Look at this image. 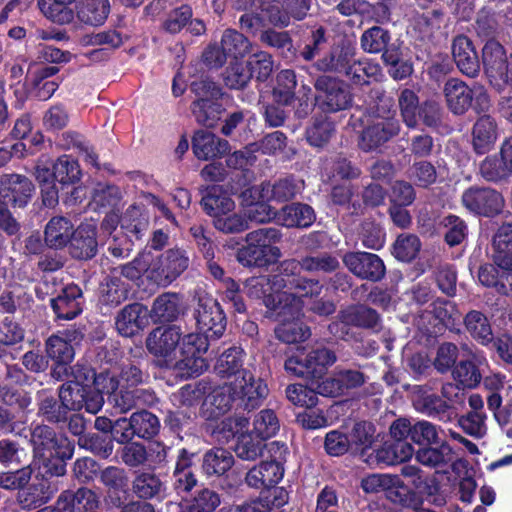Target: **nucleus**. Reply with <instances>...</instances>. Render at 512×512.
<instances>
[{
  "instance_id": "1",
  "label": "nucleus",
  "mask_w": 512,
  "mask_h": 512,
  "mask_svg": "<svg viewBox=\"0 0 512 512\" xmlns=\"http://www.w3.org/2000/svg\"><path fill=\"white\" fill-rule=\"evenodd\" d=\"M146 346L150 353L182 376H198L208 368L202 357L208 350V343L199 334L191 333L182 338L176 326L157 327L149 334Z\"/></svg>"
},
{
  "instance_id": "2",
  "label": "nucleus",
  "mask_w": 512,
  "mask_h": 512,
  "mask_svg": "<svg viewBox=\"0 0 512 512\" xmlns=\"http://www.w3.org/2000/svg\"><path fill=\"white\" fill-rule=\"evenodd\" d=\"M34 463L44 468V477H59L66 473L65 460L73 455L74 447L63 434L46 425L36 426L31 434Z\"/></svg>"
},
{
  "instance_id": "3",
  "label": "nucleus",
  "mask_w": 512,
  "mask_h": 512,
  "mask_svg": "<svg viewBox=\"0 0 512 512\" xmlns=\"http://www.w3.org/2000/svg\"><path fill=\"white\" fill-rule=\"evenodd\" d=\"M287 286L282 276L261 275L245 281V294L253 300L261 301L270 313L296 316L302 304L292 293L282 291Z\"/></svg>"
},
{
  "instance_id": "4",
  "label": "nucleus",
  "mask_w": 512,
  "mask_h": 512,
  "mask_svg": "<svg viewBox=\"0 0 512 512\" xmlns=\"http://www.w3.org/2000/svg\"><path fill=\"white\" fill-rule=\"evenodd\" d=\"M281 240L277 228L266 227L246 235L247 246L239 249L238 261L244 266H265L281 257L280 249L275 246Z\"/></svg>"
},
{
  "instance_id": "5",
  "label": "nucleus",
  "mask_w": 512,
  "mask_h": 512,
  "mask_svg": "<svg viewBox=\"0 0 512 512\" xmlns=\"http://www.w3.org/2000/svg\"><path fill=\"white\" fill-rule=\"evenodd\" d=\"M335 361L334 352L325 347L311 349L297 347L286 360L285 369L295 376H316L324 373Z\"/></svg>"
},
{
  "instance_id": "6",
  "label": "nucleus",
  "mask_w": 512,
  "mask_h": 512,
  "mask_svg": "<svg viewBox=\"0 0 512 512\" xmlns=\"http://www.w3.org/2000/svg\"><path fill=\"white\" fill-rule=\"evenodd\" d=\"M191 89L197 97L192 104V112L197 122L207 127H214L222 113V107L217 103V99L221 96L220 88L208 79H201L194 81Z\"/></svg>"
},
{
  "instance_id": "7",
  "label": "nucleus",
  "mask_w": 512,
  "mask_h": 512,
  "mask_svg": "<svg viewBox=\"0 0 512 512\" xmlns=\"http://www.w3.org/2000/svg\"><path fill=\"white\" fill-rule=\"evenodd\" d=\"M399 131L400 124L394 115H390L389 112L386 115L381 114L378 108L377 114L361 133L359 147L365 152L375 151L398 135Z\"/></svg>"
},
{
  "instance_id": "8",
  "label": "nucleus",
  "mask_w": 512,
  "mask_h": 512,
  "mask_svg": "<svg viewBox=\"0 0 512 512\" xmlns=\"http://www.w3.org/2000/svg\"><path fill=\"white\" fill-rule=\"evenodd\" d=\"M189 263L184 249H169L159 257L153 256L150 280L159 286H168L188 268Z\"/></svg>"
},
{
  "instance_id": "9",
  "label": "nucleus",
  "mask_w": 512,
  "mask_h": 512,
  "mask_svg": "<svg viewBox=\"0 0 512 512\" xmlns=\"http://www.w3.org/2000/svg\"><path fill=\"white\" fill-rule=\"evenodd\" d=\"M200 336L206 339L219 338L226 328V319L219 303L210 296L199 298L195 312Z\"/></svg>"
},
{
  "instance_id": "10",
  "label": "nucleus",
  "mask_w": 512,
  "mask_h": 512,
  "mask_svg": "<svg viewBox=\"0 0 512 512\" xmlns=\"http://www.w3.org/2000/svg\"><path fill=\"white\" fill-rule=\"evenodd\" d=\"M73 380L64 383L59 389V398L65 411L80 410L85 402V384L93 378V370L76 364L71 367Z\"/></svg>"
},
{
  "instance_id": "11",
  "label": "nucleus",
  "mask_w": 512,
  "mask_h": 512,
  "mask_svg": "<svg viewBox=\"0 0 512 512\" xmlns=\"http://www.w3.org/2000/svg\"><path fill=\"white\" fill-rule=\"evenodd\" d=\"M462 204L472 213L491 216L504 206L502 195L489 187H470L462 194Z\"/></svg>"
},
{
  "instance_id": "12",
  "label": "nucleus",
  "mask_w": 512,
  "mask_h": 512,
  "mask_svg": "<svg viewBox=\"0 0 512 512\" xmlns=\"http://www.w3.org/2000/svg\"><path fill=\"white\" fill-rule=\"evenodd\" d=\"M315 88L320 93L319 98L325 111H340L348 108L351 104L350 91L341 81L322 76L316 80Z\"/></svg>"
},
{
  "instance_id": "13",
  "label": "nucleus",
  "mask_w": 512,
  "mask_h": 512,
  "mask_svg": "<svg viewBox=\"0 0 512 512\" xmlns=\"http://www.w3.org/2000/svg\"><path fill=\"white\" fill-rule=\"evenodd\" d=\"M343 263L352 274L360 279L376 282L385 275L383 261L373 253L349 252L343 256Z\"/></svg>"
},
{
  "instance_id": "14",
  "label": "nucleus",
  "mask_w": 512,
  "mask_h": 512,
  "mask_svg": "<svg viewBox=\"0 0 512 512\" xmlns=\"http://www.w3.org/2000/svg\"><path fill=\"white\" fill-rule=\"evenodd\" d=\"M230 385L235 399L249 410L258 407L268 393L267 386L249 371H243L242 376H237Z\"/></svg>"
},
{
  "instance_id": "15",
  "label": "nucleus",
  "mask_w": 512,
  "mask_h": 512,
  "mask_svg": "<svg viewBox=\"0 0 512 512\" xmlns=\"http://www.w3.org/2000/svg\"><path fill=\"white\" fill-rule=\"evenodd\" d=\"M339 322L330 325V331L340 337L344 336L343 328L347 325L376 329L380 324L378 313L366 306H351L339 314Z\"/></svg>"
},
{
  "instance_id": "16",
  "label": "nucleus",
  "mask_w": 512,
  "mask_h": 512,
  "mask_svg": "<svg viewBox=\"0 0 512 512\" xmlns=\"http://www.w3.org/2000/svg\"><path fill=\"white\" fill-rule=\"evenodd\" d=\"M33 185L22 175L5 174L0 176V200L14 206L23 207L31 197Z\"/></svg>"
},
{
  "instance_id": "17",
  "label": "nucleus",
  "mask_w": 512,
  "mask_h": 512,
  "mask_svg": "<svg viewBox=\"0 0 512 512\" xmlns=\"http://www.w3.org/2000/svg\"><path fill=\"white\" fill-rule=\"evenodd\" d=\"M148 324V311L140 303L126 305L117 315L115 325L117 331L131 337L143 330Z\"/></svg>"
},
{
  "instance_id": "18",
  "label": "nucleus",
  "mask_w": 512,
  "mask_h": 512,
  "mask_svg": "<svg viewBox=\"0 0 512 512\" xmlns=\"http://www.w3.org/2000/svg\"><path fill=\"white\" fill-rule=\"evenodd\" d=\"M283 475L284 469L280 463L264 461L247 472L245 482L254 489L271 488L281 481Z\"/></svg>"
},
{
  "instance_id": "19",
  "label": "nucleus",
  "mask_w": 512,
  "mask_h": 512,
  "mask_svg": "<svg viewBox=\"0 0 512 512\" xmlns=\"http://www.w3.org/2000/svg\"><path fill=\"white\" fill-rule=\"evenodd\" d=\"M192 148L199 160H209L225 155L230 150V145L227 140L211 132L198 130L194 134Z\"/></svg>"
},
{
  "instance_id": "20",
  "label": "nucleus",
  "mask_w": 512,
  "mask_h": 512,
  "mask_svg": "<svg viewBox=\"0 0 512 512\" xmlns=\"http://www.w3.org/2000/svg\"><path fill=\"white\" fill-rule=\"evenodd\" d=\"M70 253L77 259H90L97 252L96 225L83 223L73 232Z\"/></svg>"
},
{
  "instance_id": "21",
  "label": "nucleus",
  "mask_w": 512,
  "mask_h": 512,
  "mask_svg": "<svg viewBox=\"0 0 512 512\" xmlns=\"http://www.w3.org/2000/svg\"><path fill=\"white\" fill-rule=\"evenodd\" d=\"M82 291L77 285H68L61 294L51 299L52 308L59 319L71 320L82 311Z\"/></svg>"
},
{
  "instance_id": "22",
  "label": "nucleus",
  "mask_w": 512,
  "mask_h": 512,
  "mask_svg": "<svg viewBox=\"0 0 512 512\" xmlns=\"http://www.w3.org/2000/svg\"><path fill=\"white\" fill-rule=\"evenodd\" d=\"M452 54L457 67L463 74L470 77L478 74L480 66L477 53L468 37L458 36L454 39Z\"/></svg>"
},
{
  "instance_id": "23",
  "label": "nucleus",
  "mask_w": 512,
  "mask_h": 512,
  "mask_svg": "<svg viewBox=\"0 0 512 512\" xmlns=\"http://www.w3.org/2000/svg\"><path fill=\"white\" fill-rule=\"evenodd\" d=\"M498 138V126L493 117L483 115L477 119L472 130L473 148L478 154L490 151Z\"/></svg>"
},
{
  "instance_id": "24",
  "label": "nucleus",
  "mask_w": 512,
  "mask_h": 512,
  "mask_svg": "<svg viewBox=\"0 0 512 512\" xmlns=\"http://www.w3.org/2000/svg\"><path fill=\"white\" fill-rule=\"evenodd\" d=\"M448 108L457 115L464 114L472 105L473 90L459 79H449L444 86Z\"/></svg>"
},
{
  "instance_id": "25",
  "label": "nucleus",
  "mask_w": 512,
  "mask_h": 512,
  "mask_svg": "<svg viewBox=\"0 0 512 512\" xmlns=\"http://www.w3.org/2000/svg\"><path fill=\"white\" fill-rule=\"evenodd\" d=\"M101 482L108 488L106 503L113 507H120L123 503L119 493H126L128 476L123 468L109 466L100 474Z\"/></svg>"
},
{
  "instance_id": "26",
  "label": "nucleus",
  "mask_w": 512,
  "mask_h": 512,
  "mask_svg": "<svg viewBox=\"0 0 512 512\" xmlns=\"http://www.w3.org/2000/svg\"><path fill=\"white\" fill-rule=\"evenodd\" d=\"M482 59L490 83L492 80H501L500 73L508 67L510 62L503 46L495 40H489L483 47Z\"/></svg>"
},
{
  "instance_id": "27",
  "label": "nucleus",
  "mask_w": 512,
  "mask_h": 512,
  "mask_svg": "<svg viewBox=\"0 0 512 512\" xmlns=\"http://www.w3.org/2000/svg\"><path fill=\"white\" fill-rule=\"evenodd\" d=\"M280 324L275 329L276 337L285 343L304 341L310 336V330L300 321L302 309L295 317L291 315L272 313Z\"/></svg>"
},
{
  "instance_id": "28",
  "label": "nucleus",
  "mask_w": 512,
  "mask_h": 512,
  "mask_svg": "<svg viewBox=\"0 0 512 512\" xmlns=\"http://www.w3.org/2000/svg\"><path fill=\"white\" fill-rule=\"evenodd\" d=\"M277 223L285 227L306 228L315 221L312 207L307 204L293 203L284 206L276 215Z\"/></svg>"
},
{
  "instance_id": "29",
  "label": "nucleus",
  "mask_w": 512,
  "mask_h": 512,
  "mask_svg": "<svg viewBox=\"0 0 512 512\" xmlns=\"http://www.w3.org/2000/svg\"><path fill=\"white\" fill-rule=\"evenodd\" d=\"M493 259L495 264L505 270H512V225H501L493 238Z\"/></svg>"
},
{
  "instance_id": "30",
  "label": "nucleus",
  "mask_w": 512,
  "mask_h": 512,
  "mask_svg": "<svg viewBox=\"0 0 512 512\" xmlns=\"http://www.w3.org/2000/svg\"><path fill=\"white\" fill-rule=\"evenodd\" d=\"M78 19L87 25H102L109 13V0H78L77 5Z\"/></svg>"
},
{
  "instance_id": "31",
  "label": "nucleus",
  "mask_w": 512,
  "mask_h": 512,
  "mask_svg": "<svg viewBox=\"0 0 512 512\" xmlns=\"http://www.w3.org/2000/svg\"><path fill=\"white\" fill-rule=\"evenodd\" d=\"M302 188V181L287 178L279 180L273 185L265 184L262 186L261 191L253 188L250 190V193L260 194L261 198H265L267 200L287 201L295 197Z\"/></svg>"
},
{
  "instance_id": "32",
  "label": "nucleus",
  "mask_w": 512,
  "mask_h": 512,
  "mask_svg": "<svg viewBox=\"0 0 512 512\" xmlns=\"http://www.w3.org/2000/svg\"><path fill=\"white\" fill-rule=\"evenodd\" d=\"M464 326L470 336L483 346L493 342L494 336L491 324L482 312L471 310L464 317Z\"/></svg>"
},
{
  "instance_id": "33",
  "label": "nucleus",
  "mask_w": 512,
  "mask_h": 512,
  "mask_svg": "<svg viewBox=\"0 0 512 512\" xmlns=\"http://www.w3.org/2000/svg\"><path fill=\"white\" fill-rule=\"evenodd\" d=\"M192 454L185 449L180 451L173 474V486L178 494L192 490L197 484V479L192 471Z\"/></svg>"
},
{
  "instance_id": "34",
  "label": "nucleus",
  "mask_w": 512,
  "mask_h": 512,
  "mask_svg": "<svg viewBox=\"0 0 512 512\" xmlns=\"http://www.w3.org/2000/svg\"><path fill=\"white\" fill-rule=\"evenodd\" d=\"M234 464L233 455L226 449L223 448H213L208 450L204 456L202 461V469L206 476H222Z\"/></svg>"
},
{
  "instance_id": "35",
  "label": "nucleus",
  "mask_w": 512,
  "mask_h": 512,
  "mask_svg": "<svg viewBox=\"0 0 512 512\" xmlns=\"http://www.w3.org/2000/svg\"><path fill=\"white\" fill-rule=\"evenodd\" d=\"M73 225L64 217H53L45 228V243L50 248H62L71 242Z\"/></svg>"
},
{
  "instance_id": "36",
  "label": "nucleus",
  "mask_w": 512,
  "mask_h": 512,
  "mask_svg": "<svg viewBox=\"0 0 512 512\" xmlns=\"http://www.w3.org/2000/svg\"><path fill=\"white\" fill-rule=\"evenodd\" d=\"M46 352L47 355L57 363L53 374L60 375L61 371L66 372L65 365L74 358L73 347L67 339L59 335H52L47 339Z\"/></svg>"
},
{
  "instance_id": "37",
  "label": "nucleus",
  "mask_w": 512,
  "mask_h": 512,
  "mask_svg": "<svg viewBox=\"0 0 512 512\" xmlns=\"http://www.w3.org/2000/svg\"><path fill=\"white\" fill-rule=\"evenodd\" d=\"M201 205L205 212L215 219L232 212L235 203L231 197L218 187H212L202 198Z\"/></svg>"
},
{
  "instance_id": "38",
  "label": "nucleus",
  "mask_w": 512,
  "mask_h": 512,
  "mask_svg": "<svg viewBox=\"0 0 512 512\" xmlns=\"http://www.w3.org/2000/svg\"><path fill=\"white\" fill-rule=\"evenodd\" d=\"M244 351L239 347H232L221 354L215 365L216 373L222 378L242 376L246 371L243 366Z\"/></svg>"
},
{
  "instance_id": "39",
  "label": "nucleus",
  "mask_w": 512,
  "mask_h": 512,
  "mask_svg": "<svg viewBox=\"0 0 512 512\" xmlns=\"http://www.w3.org/2000/svg\"><path fill=\"white\" fill-rule=\"evenodd\" d=\"M152 317L159 322L177 319L181 313L180 297L176 293L167 292L158 296L152 306Z\"/></svg>"
},
{
  "instance_id": "40",
  "label": "nucleus",
  "mask_w": 512,
  "mask_h": 512,
  "mask_svg": "<svg viewBox=\"0 0 512 512\" xmlns=\"http://www.w3.org/2000/svg\"><path fill=\"white\" fill-rule=\"evenodd\" d=\"M252 7L260 10L266 21L275 27L285 28L290 25L284 0H253Z\"/></svg>"
},
{
  "instance_id": "41",
  "label": "nucleus",
  "mask_w": 512,
  "mask_h": 512,
  "mask_svg": "<svg viewBox=\"0 0 512 512\" xmlns=\"http://www.w3.org/2000/svg\"><path fill=\"white\" fill-rule=\"evenodd\" d=\"M132 487L134 493L143 499L160 497L165 491L163 482L151 472L138 473L133 480Z\"/></svg>"
},
{
  "instance_id": "42",
  "label": "nucleus",
  "mask_w": 512,
  "mask_h": 512,
  "mask_svg": "<svg viewBox=\"0 0 512 512\" xmlns=\"http://www.w3.org/2000/svg\"><path fill=\"white\" fill-rule=\"evenodd\" d=\"M354 59V48L342 46L335 48L329 57L319 60L317 66L321 70L336 71L344 74Z\"/></svg>"
},
{
  "instance_id": "43",
  "label": "nucleus",
  "mask_w": 512,
  "mask_h": 512,
  "mask_svg": "<svg viewBox=\"0 0 512 512\" xmlns=\"http://www.w3.org/2000/svg\"><path fill=\"white\" fill-rule=\"evenodd\" d=\"M236 401L230 383L218 386L205 398L204 405L210 407V417H218L231 408Z\"/></svg>"
},
{
  "instance_id": "44",
  "label": "nucleus",
  "mask_w": 512,
  "mask_h": 512,
  "mask_svg": "<svg viewBox=\"0 0 512 512\" xmlns=\"http://www.w3.org/2000/svg\"><path fill=\"white\" fill-rule=\"evenodd\" d=\"M152 264L153 255L150 252H143L133 261L125 265L115 267L112 271V274L118 277L122 275L132 281L137 280L142 274H145L146 277L150 280V270H152Z\"/></svg>"
},
{
  "instance_id": "45",
  "label": "nucleus",
  "mask_w": 512,
  "mask_h": 512,
  "mask_svg": "<svg viewBox=\"0 0 512 512\" xmlns=\"http://www.w3.org/2000/svg\"><path fill=\"white\" fill-rule=\"evenodd\" d=\"M354 84H368L370 80H378L382 76L381 67L368 60H353L344 73Z\"/></svg>"
},
{
  "instance_id": "46",
  "label": "nucleus",
  "mask_w": 512,
  "mask_h": 512,
  "mask_svg": "<svg viewBox=\"0 0 512 512\" xmlns=\"http://www.w3.org/2000/svg\"><path fill=\"white\" fill-rule=\"evenodd\" d=\"M419 463L429 467H440L447 465L453 460V450L445 442L439 447H426L419 449L416 453Z\"/></svg>"
},
{
  "instance_id": "47",
  "label": "nucleus",
  "mask_w": 512,
  "mask_h": 512,
  "mask_svg": "<svg viewBox=\"0 0 512 512\" xmlns=\"http://www.w3.org/2000/svg\"><path fill=\"white\" fill-rule=\"evenodd\" d=\"M38 7L47 19L57 24H69L75 17L70 4L54 0H38Z\"/></svg>"
},
{
  "instance_id": "48",
  "label": "nucleus",
  "mask_w": 512,
  "mask_h": 512,
  "mask_svg": "<svg viewBox=\"0 0 512 512\" xmlns=\"http://www.w3.org/2000/svg\"><path fill=\"white\" fill-rule=\"evenodd\" d=\"M280 429V423L271 409L261 410L254 418L252 433L261 440L274 437Z\"/></svg>"
},
{
  "instance_id": "49",
  "label": "nucleus",
  "mask_w": 512,
  "mask_h": 512,
  "mask_svg": "<svg viewBox=\"0 0 512 512\" xmlns=\"http://www.w3.org/2000/svg\"><path fill=\"white\" fill-rule=\"evenodd\" d=\"M250 46L249 40L236 30L227 29L222 35L221 47L228 57H243L250 51Z\"/></svg>"
},
{
  "instance_id": "50",
  "label": "nucleus",
  "mask_w": 512,
  "mask_h": 512,
  "mask_svg": "<svg viewBox=\"0 0 512 512\" xmlns=\"http://www.w3.org/2000/svg\"><path fill=\"white\" fill-rule=\"evenodd\" d=\"M61 145L67 150H77L85 162L94 167H98L97 155L81 134L74 131L65 132L62 135Z\"/></svg>"
},
{
  "instance_id": "51",
  "label": "nucleus",
  "mask_w": 512,
  "mask_h": 512,
  "mask_svg": "<svg viewBox=\"0 0 512 512\" xmlns=\"http://www.w3.org/2000/svg\"><path fill=\"white\" fill-rule=\"evenodd\" d=\"M58 72L55 66H48L41 68L33 79V84L36 89L35 96L42 101L48 100L58 89V82L49 80L50 77Z\"/></svg>"
},
{
  "instance_id": "52",
  "label": "nucleus",
  "mask_w": 512,
  "mask_h": 512,
  "mask_svg": "<svg viewBox=\"0 0 512 512\" xmlns=\"http://www.w3.org/2000/svg\"><path fill=\"white\" fill-rule=\"evenodd\" d=\"M53 175L56 181L63 185L73 184L80 179L81 171L76 160L64 155L54 163Z\"/></svg>"
},
{
  "instance_id": "53",
  "label": "nucleus",
  "mask_w": 512,
  "mask_h": 512,
  "mask_svg": "<svg viewBox=\"0 0 512 512\" xmlns=\"http://www.w3.org/2000/svg\"><path fill=\"white\" fill-rule=\"evenodd\" d=\"M403 482L397 475L370 474L361 480V487L366 493H379L402 487Z\"/></svg>"
},
{
  "instance_id": "54",
  "label": "nucleus",
  "mask_w": 512,
  "mask_h": 512,
  "mask_svg": "<svg viewBox=\"0 0 512 512\" xmlns=\"http://www.w3.org/2000/svg\"><path fill=\"white\" fill-rule=\"evenodd\" d=\"M128 291V285L112 274L102 288L101 301L105 305L117 306L127 299Z\"/></svg>"
},
{
  "instance_id": "55",
  "label": "nucleus",
  "mask_w": 512,
  "mask_h": 512,
  "mask_svg": "<svg viewBox=\"0 0 512 512\" xmlns=\"http://www.w3.org/2000/svg\"><path fill=\"white\" fill-rule=\"evenodd\" d=\"M296 76L292 70H282L277 75V86L274 88L275 100L283 105L290 104L294 99L296 88Z\"/></svg>"
},
{
  "instance_id": "56",
  "label": "nucleus",
  "mask_w": 512,
  "mask_h": 512,
  "mask_svg": "<svg viewBox=\"0 0 512 512\" xmlns=\"http://www.w3.org/2000/svg\"><path fill=\"white\" fill-rule=\"evenodd\" d=\"M398 104L403 122L408 127L414 128L420 115L417 95L412 90L404 89L399 95Z\"/></svg>"
},
{
  "instance_id": "57",
  "label": "nucleus",
  "mask_w": 512,
  "mask_h": 512,
  "mask_svg": "<svg viewBox=\"0 0 512 512\" xmlns=\"http://www.w3.org/2000/svg\"><path fill=\"white\" fill-rule=\"evenodd\" d=\"M391 37L387 30L374 26L366 31L361 36V47L368 53H380L388 45Z\"/></svg>"
},
{
  "instance_id": "58",
  "label": "nucleus",
  "mask_w": 512,
  "mask_h": 512,
  "mask_svg": "<svg viewBox=\"0 0 512 512\" xmlns=\"http://www.w3.org/2000/svg\"><path fill=\"white\" fill-rule=\"evenodd\" d=\"M479 173L483 179L489 182H499L507 179L512 173L506 167L502 159L496 156L486 157L479 166Z\"/></svg>"
},
{
  "instance_id": "59",
  "label": "nucleus",
  "mask_w": 512,
  "mask_h": 512,
  "mask_svg": "<svg viewBox=\"0 0 512 512\" xmlns=\"http://www.w3.org/2000/svg\"><path fill=\"white\" fill-rule=\"evenodd\" d=\"M421 243L416 235L401 234L394 244V255L397 259L409 262L419 253Z\"/></svg>"
},
{
  "instance_id": "60",
  "label": "nucleus",
  "mask_w": 512,
  "mask_h": 512,
  "mask_svg": "<svg viewBox=\"0 0 512 512\" xmlns=\"http://www.w3.org/2000/svg\"><path fill=\"white\" fill-rule=\"evenodd\" d=\"M486 419L484 412H469L459 418L458 424L466 434L479 439L487 434Z\"/></svg>"
},
{
  "instance_id": "61",
  "label": "nucleus",
  "mask_w": 512,
  "mask_h": 512,
  "mask_svg": "<svg viewBox=\"0 0 512 512\" xmlns=\"http://www.w3.org/2000/svg\"><path fill=\"white\" fill-rule=\"evenodd\" d=\"M252 78L248 63L234 62L226 70L224 81L231 89L244 88Z\"/></svg>"
},
{
  "instance_id": "62",
  "label": "nucleus",
  "mask_w": 512,
  "mask_h": 512,
  "mask_svg": "<svg viewBox=\"0 0 512 512\" xmlns=\"http://www.w3.org/2000/svg\"><path fill=\"white\" fill-rule=\"evenodd\" d=\"M334 130L333 123L327 118L321 117L307 129V140L311 145L320 147L329 141Z\"/></svg>"
},
{
  "instance_id": "63",
  "label": "nucleus",
  "mask_w": 512,
  "mask_h": 512,
  "mask_svg": "<svg viewBox=\"0 0 512 512\" xmlns=\"http://www.w3.org/2000/svg\"><path fill=\"white\" fill-rule=\"evenodd\" d=\"M122 463L131 468H136L146 464L149 454L145 446L138 442L126 443L119 450Z\"/></svg>"
},
{
  "instance_id": "64",
  "label": "nucleus",
  "mask_w": 512,
  "mask_h": 512,
  "mask_svg": "<svg viewBox=\"0 0 512 512\" xmlns=\"http://www.w3.org/2000/svg\"><path fill=\"white\" fill-rule=\"evenodd\" d=\"M288 400L296 406L310 409L317 404V392L302 384H292L286 388Z\"/></svg>"
}]
</instances>
